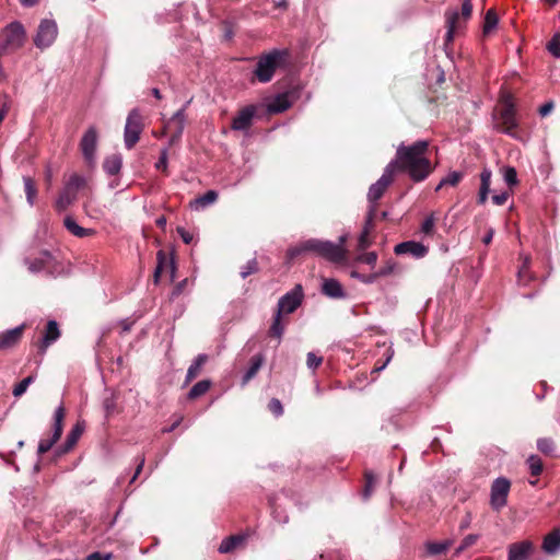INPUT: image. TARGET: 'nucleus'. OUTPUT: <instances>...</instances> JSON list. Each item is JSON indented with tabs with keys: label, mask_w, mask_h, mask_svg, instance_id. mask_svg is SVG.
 <instances>
[{
	"label": "nucleus",
	"mask_w": 560,
	"mask_h": 560,
	"mask_svg": "<svg viewBox=\"0 0 560 560\" xmlns=\"http://www.w3.org/2000/svg\"><path fill=\"white\" fill-rule=\"evenodd\" d=\"M429 142L419 140L410 145L400 143L396 156L389 163L395 164V172L402 171L416 183L423 182L433 172V166L427 158Z\"/></svg>",
	"instance_id": "1"
},
{
	"label": "nucleus",
	"mask_w": 560,
	"mask_h": 560,
	"mask_svg": "<svg viewBox=\"0 0 560 560\" xmlns=\"http://www.w3.org/2000/svg\"><path fill=\"white\" fill-rule=\"evenodd\" d=\"M347 238L346 234L340 235L337 243L319 238H308L306 248H310V253L318 257L338 264L346 259L347 250L345 244Z\"/></svg>",
	"instance_id": "2"
},
{
	"label": "nucleus",
	"mask_w": 560,
	"mask_h": 560,
	"mask_svg": "<svg viewBox=\"0 0 560 560\" xmlns=\"http://www.w3.org/2000/svg\"><path fill=\"white\" fill-rule=\"evenodd\" d=\"M394 174H395V164L388 163L387 166L385 167L382 176L378 178V180L370 186L369 191H368V201H369L368 224L373 222L375 213H376L377 201L383 197L386 189L393 183Z\"/></svg>",
	"instance_id": "3"
},
{
	"label": "nucleus",
	"mask_w": 560,
	"mask_h": 560,
	"mask_svg": "<svg viewBox=\"0 0 560 560\" xmlns=\"http://www.w3.org/2000/svg\"><path fill=\"white\" fill-rule=\"evenodd\" d=\"M287 57L288 51L284 49H273L270 52L260 56L254 71L258 81L261 83L271 81L275 71L282 66Z\"/></svg>",
	"instance_id": "4"
},
{
	"label": "nucleus",
	"mask_w": 560,
	"mask_h": 560,
	"mask_svg": "<svg viewBox=\"0 0 560 560\" xmlns=\"http://www.w3.org/2000/svg\"><path fill=\"white\" fill-rule=\"evenodd\" d=\"M25 30L20 22L10 23L0 34V54L13 52L25 43Z\"/></svg>",
	"instance_id": "5"
},
{
	"label": "nucleus",
	"mask_w": 560,
	"mask_h": 560,
	"mask_svg": "<svg viewBox=\"0 0 560 560\" xmlns=\"http://www.w3.org/2000/svg\"><path fill=\"white\" fill-rule=\"evenodd\" d=\"M501 126L499 127V131L504 135L510 136L511 138L517 141H526L527 138L517 130L518 122L515 117V108L512 103L505 105L500 114Z\"/></svg>",
	"instance_id": "6"
},
{
	"label": "nucleus",
	"mask_w": 560,
	"mask_h": 560,
	"mask_svg": "<svg viewBox=\"0 0 560 560\" xmlns=\"http://www.w3.org/2000/svg\"><path fill=\"white\" fill-rule=\"evenodd\" d=\"M511 482L505 477H498L493 480L490 489V505L494 511H500L508 503V495Z\"/></svg>",
	"instance_id": "7"
},
{
	"label": "nucleus",
	"mask_w": 560,
	"mask_h": 560,
	"mask_svg": "<svg viewBox=\"0 0 560 560\" xmlns=\"http://www.w3.org/2000/svg\"><path fill=\"white\" fill-rule=\"evenodd\" d=\"M66 417V409L62 405H60L54 415V429L52 435L48 440H42L38 444L37 452L39 455L47 453L60 439L63 430V420Z\"/></svg>",
	"instance_id": "8"
},
{
	"label": "nucleus",
	"mask_w": 560,
	"mask_h": 560,
	"mask_svg": "<svg viewBox=\"0 0 560 560\" xmlns=\"http://www.w3.org/2000/svg\"><path fill=\"white\" fill-rule=\"evenodd\" d=\"M57 35L58 27L56 22L48 19L42 20L34 37V44L37 48H47L55 42Z\"/></svg>",
	"instance_id": "9"
},
{
	"label": "nucleus",
	"mask_w": 560,
	"mask_h": 560,
	"mask_svg": "<svg viewBox=\"0 0 560 560\" xmlns=\"http://www.w3.org/2000/svg\"><path fill=\"white\" fill-rule=\"evenodd\" d=\"M303 298V288L301 284H296L291 291L279 299L277 313L281 315L293 313L302 304Z\"/></svg>",
	"instance_id": "10"
},
{
	"label": "nucleus",
	"mask_w": 560,
	"mask_h": 560,
	"mask_svg": "<svg viewBox=\"0 0 560 560\" xmlns=\"http://www.w3.org/2000/svg\"><path fill=\"white\" fill-rule=\"evenodd\" d=\"M97 130L94 126H91L82 136L80 141V150L84 158V161L89 166H93L95 163V153L97 149Z\"/></svg>",
	"instance_id": "11"
},
{
	"label": "nucleus",
	"mask_w": 560,
	"mask_h": 560,
	"mask_svg": "<svg viewBox=\"0 0 560 560\" xmlns=\"http://www.w3.org/2000/svg\"><path fill=\"white\" fill-rule=\"evenodd\" d=\"M140 139V113L132 109L125 126V144L128 149L135 147Z\"/></svg>",
	"instance_id": "12"
},
{
	"label": "nucleus",
	"mask_w": 560,
	"mask_h": 560,
	"mask_svg": "<svg viewBox=\"0 0 560 560\" xmlns=\"http://www.w3.org/2000/svg\"><path fill=\"white\" fill-rule=\"evenodd\" d=\"M60 335L61 332L58 323L54 319L48 320L46 328L43 331L42 338L36 342L38 354L43 357L46 353L48 347L57 341Z\"/></svg>",
	"instance_id": "13"
},
{
	"label": "nucleus",
	"mask_w": 560,
	"mask_h": 560,
	"mask_svg": "<svg viewBox=\"0 0 560 560\" xmlns=\"http://www.w3.org/2000/svg\"><path fill=\"white\" fill-rule=\"evenodd\" d=\"M257 107L248 105L242 108L233 118L231 128L236 131H247L253 124Z\"/></svg>",
	"instance_id": "14"
},
{
	"label": "nucleus",
	"mask_w": 560,
	"mask_h": 560,
	"mask_svg": "<svg viewBox=\"0 0 560 560\" xmlns=\"http://www.w3.org/2000/svg\"><path fill=\"white\" fill-rule=\"evenodd\" d=\"M186 124L185 107L178 109L166 122L165 128L171 136V140L175 141L180 138Z\"/></svg>",
	"instance_id": "15"
},
{
	"label": "nucleus",
	"mask_w": 560,
	"mask_h": 560,
	"mask_svg": "<svg viewBox=\"0 0 560 560\" xmlns=\"http://www.w3.org/2000/svg\"><path fill=\"white\" fill-rule=\"evenodd\" d=\"M394 252L396 255H410L419 259L423 258L428 254V247L415 241H407L397 244Z\"/></svg>",
	"instance_id": "16"
},
{
	"label": "nucleus",
	"mask_w": 560,
	"mask_h": 560,
	"mask_svg": "<svg viewBox=\"0 0 560 560\" xmlns=\"http://www.w3.org/2000/svg\"><path fill=\"white\" fill-rule=\"evenodd\" d=\"M534 550L529 540L511 544L508 549V560H527Z\"/></svg>",
	"instance_id": "17"
},
{
	"label": "nucleus",
	"mask_w": 560,
	"mask_h": 560,
	"mask_svg": "<svg viewBox=\"0 0 560 560\" xmlns=\"http://www.w3.org/2000/svg\"><path fill=\"white\" fill-rule=\"evenodd\" d=\"M26 325L22 324L13 329H9L0 334V351L15 347L24 332Z\"/></svg>",
	"instance_id": "18"
},
{
	"label": "nucleus",
	"mask_w": 560,
	"mask_h": 560,
	"mask_svg": "<svg viewBox=\"0 0 560 560\" xmlns=\"http://www.w3.org/2000/svg\"><path fill=\"white\" fill-rule=\"evenodd\" d=\"M84 431V423L77 422L71 431L67 434L65 443L56 451L58 456L69 453L78 443Z\"/></svg>",
	"instance_id": "19"
},
{
	"label": "nucleus",
	"mask_w": 560,
	"mask_h": 560,
	"mask_svg": "<svg viewBox=\"0 0 560 560\" xmlns=\"http://www.w3.org/2000/svg\"><path fill=\"white\" fill-rule=\"evenodd\" d=\"M322 292L331 299H343L346 296L345 290L341 283L334 279H325L322 284Z\"/></svg>",
	"instance_id": "20"
},
{
	"label": "nucleus",
	"mask_w": 560,
	"mask_h": 560,
	"mask_svg": "<svg viewBox=\"0 0 560 560\" xmlns=\"http://www.w3.org/2000/svg\"><path fill=\"white\" fill-rule=\"evenodd\" d=\"M445 21L447 28L445 34V44H448L453 42L455 32L462 27L458 12L456 10L447 11L445 13Z\"/></svg>",
	"instance_id": "21"
},
{
	"label": "nucleus",
	"mask_w": 560,
	"mask_h": 560,
	"mask_svg": "<svg viewBox=\"0 0 560 560\" xmlns=\"http://www.w3.org/2000/svg\"><path fill=\"white\" fill-rule=\"evenodd\" d=\"M492 172L490 168L485 167L480 173V188L478 194V203L483 205L490 191Z\"/></svg>",
	"instance_id": "22"
},
{
	"label": "nucleus",
	"mask_w": 560,
	"mask_h": 560,
	"mask_svg": "<svg viewBox=\"0 0 560 560\" xmlns=\"http://www.w3.org/2000/svg\"><path fill=\"white\" fill-rule=\"evenodd\" d=\"M542 550L548 555H555L560 550V529L556 528L548 534L542 541Z\"/></svg>",
	"instance_id": "23"
},
{
	"label": "nucleus",
	"mask_w": 560,
	"mask_h": 560,
	"mask_svg": "<svg viewBox=\"0 0 560 560\" xmlns=\"http://www.w3.org/2000/svg\"><path fill=\"white\" fill-rule=\"evenodd\" d=\"M63 224L70 233H72L74 236H78V237L92 236L95 233V231L92 229H85V228L80 226L75 222V220L70 215L65 218Z\"/></svg>",
	"instance_id": "24"
},
{
	"label": "nucleus",
	"mask_w": 560,
	"mask_h": 560,
	"mask_svg": "<svg viewBox=\"0 0 560 560\" xmlns=\"http://www.w3.org/2000/svg\"><path fill=\"white\" fill-rule=\"evenodd\" d=\"M218 199V194L214 190H208L206 194L197 197L190 202V208L194 210L205 209L206 207L214 203Z\"/></svg>",
	"instance_id": "25"
},
{
	"label": "nucleus",
	"mask_w": 560,
	"mask_h": 560,
	"mask_svg": "<svg viewBox=\"0 0 560 560\" xmlns=\"http://www.w3.org/2000/svg\"><path fill=\"white\" fill-rule=\"evenodd\" d=\"M122 159L119 154H112L103 162V168L108 175H117L120 172Z\"/></svg>",
	"instance_id": "26"
},
{
	"label": "nucleus",
	"mask_w": 560,
	"mask_h": 560,
	"mask_svg": "<svg viewBox=\"0 0 560 560\" xmlns=\"http://www.w3.org/2000/svg\"><path fill=\"white\" fill-rule=\"evenodd\" d=\"M452 545H453V540L446 539V540L439 541V542L428 541V542H425L424 547H425L427 553L429 556H439V555L445 553Z\"/></svg>",
	"instance_id": "27"
},
{
	"label": "nucleus",
	"mask_w": 560,
	"mask_h": 560,
	"mask_svg": "<svg viewBox=\"0 0 560 560\" xmlns=\"http://www.w3.org/2000/svg\"><path fill=\"white\" fill-rule=\"evenodd\" d=\"M86 184V180L83 176L79 174H72L69 179L66 182L63 189L71 195H74L77 198V194L80 189H82Z\"/></svg>",
	"instance_id": "28"
},
{
	"label": "nucleus",
	"mask_w": 560,
	"mask_h": 560,
	"mask_svg": "<svg viewBox=\"0 0 560 560\" xmlns=\"http://www.w3.org/2000/svg\"><path fill=\"white\" fill-rule=\"evenodd\" d=\"M207 360H208L207 354H198L196 357V359L194 360V362L190 364V366L187 370V374H186L187 383L191 382L194 378H196L199 375L201 368L207 362Z\"/></svg>",
	"instance_id": "29"
},
{
	"label": "nucleus",
	"mask_w": 560,
	"mask_h": 560,
	"mask_svg": "<svg viewBox=\"0 0 560 560\" xmlns=\"http://www.w3.org/2000/svg\"><path fill=\"white\" fill-rule=\"evenodd\" d=\"M262 362H264V358L260 354L255 355L252 359L250 365L243 376V380H242L243 385L247 384L257 374V372L259 371V369L262 365Z\"/></svg>",
	"instance_id": "30"
},
{
	"label": "nucleus",
	"mask_w": 560,
	"mask_h": 560,
	"mask_svg": "<svg viewBox=\"0 0 560 560\" xmlns=\"http://www.w3.org/2000/svg\"><path fill=\"white\" fill-rule=\"evenodd\" d=\"M164 271H170L171 272V279L174 278V273H175V266L172 261H166V260H163L162 257H161V254H159V261H158V266L154 270V281L155 282H159L162 273Z\"/></svg>",
	"instance_id": "31"
},
{
	"label": "nucleus",
	"mask_w": 560,
	"mask_h": 560,
	"mask_svg": "<svg viewBox=\"0 0 560 560\" xmlns=\"http://www.w3.org/2000/svg\"><path fill=\"white\" fill-rule=\"evenodd\" d=\"M521 258L523 261L517 272V279L520 283L526 285L532 279V276L528 272L530 266V257L527 255H521Z\"/></svg>",
	"instance_id": "32"
},
{
	"label": "nucleus",
	"mask_w": 560,
	"mask_h": 560,
	"mask_svg": "<svg viewBox=\"0 0 560 560\" xmlns=\"http://www.w3.org/2000/svg\"><path fill=\"white\" fill-rule=\"evenodd\" d=\"M291 106L287 94H279L275 97L273 102L269 105V110L272 113H282Z\"/></svg>",
	"instance_id": "33"
},
{
	"label": "nucleus",
	"mask_w": 560,
	"mask_h": 560,
	"mask_svg": "<svg viewBox=\"0 0 560 560\" xmlns=\"http://www.w3.org/2000/svg\"><path fill=\"white\" fill-rule=\"evenodd\" d=\"M244 538L242 536H230L222 540L219 546V552L228 553L234 550L240 544H242Z\"/></svg>",
	"instance_id": "34"
},
{
	"label": "nucleus",
	"mask_w": 560,
	"mask_h": 560,
	"mask_svg": "<svg viewBox=\"0 0 560 560\" xmlns=\"http://www.w3.org/2000/svg\"><path fill=\"white\" fill-rule=\"evenodd\" d=\"M307 247V240L300 242L299 244L291 246L287 250V260L288 262L292 261L296 257L310 253V248Z\"/></svg>",
	"instance_id": "35"
},
{
	"label": "nucleus",
	"mask_w": 560,
	"mask_h": 560,
	"mask_svg": "<svg viewBox=\"0 0 560 560\" xmlns=\"http://www.w3.org/2000/svg\"><path fill=\"white\" fill-rule=\"evenodd\" d=\"M464 177V174L458 171L450 172L444 178L441 179L439 185L436 186L435 190H440L443 186H456L462 178Z\"/></svg>",
	"instance_id": "36"
},
{
	"label": "nucleus",
	"mask_w": 560,
	"mask_h": 560,
	"mask_svg": "<svg viewBox=\"0 0 560 560\" xmlns=\"http://www.w3.org/2000/svg\"><path fill=\"white\" fill-rule=\"evenodd\" d=\"M27 202L33 206L37 196V188L34 179L30 176L23 177Z\"/></svg>",
	"instance_id": "37"
},
{
	"label": "nucleus",
	"mask_w": 560,
	"mask_h": 560,
	"mask_svg": "<svg viewBox=\"0 0 560 560\" xmlns=\"http://www.w3.org/2000/svg\"><path fill=\"white\" fill-rule=\"evenodd\" d=\"M210 386H211L210 381H208V380L199 381L190 388V390L188 393V397L190 399L200 397L209 390Z\"/></svg>",
	"instance_id": "38"
},
{
	"label": "nucleus",
	"mask_w": 560,
	"mask_h": 560,
	"mask_svg": "<svg viewBox=\"0 0 560 560\" xmlns=\"http://www.w3.org/2000/svg\"><path fill=\"white\" fill-rule=\"evenodd\" d=\"M77 198L74 195L62 189L58 199L56 200L55 207L58 211H65Z\"/></svg>",
	"instance_id": "39"
},
{
	"label": "nucleus",
	"mask_w": 560,
	"mask_h": 560,
	"mask_svg": "<svg viewBox=\"0 0 560 560\" xmlns=\"http://www.w3.org/2000/svg\"><path fill=\"white\" fill-rule=\"evenodd\" d=\"M498 16L493 10H488L485 16L483 32L486 34L490 33L498 25Z\"/></svg>",
	"instance_id": "40"
},
{
	"label": "nucleus",
	"mask_w": 560,
	"mask_h": 560,
	"mask_svg": "<svg viewBox=\"0 0 560 560\" xmlns=\"http://www.w3.org/2000/svg\"><path fill=\"white\" fill-rule=\"evenodd\" d=\"M371 228H372V222L370 224H368V218H366L364 228H363V230L359 236V240H358V247L361 250H363L370 246L369 234H370Z\"/></svg>",
	"instance_id": "41"
},
{
	"label": "nucleus",
	"mask_w": 560,
	"mask_h": 560,
	"mask_svg": "<svg viewBox=\"0 0 560 560\" xmlns=\"http://www.w3.org/2000/svg\"><path fill=\"white\" fill-rule=\"evenodd\" d=\"M527 465L533 476H538L542 471V462L537 455H530L527 458Z\"/></svg>",
	"instance_id": "42"
},
{
	"label": "nucleus",
	"mask_w": 560,
	"mask_h": 560,
	"mask_svg": "<svg viewBox=\"0 0 560 560\" xmlns=\"http://www.w3.org/2000/svg\"><path fill=\"white\" fill-rule=\"evenodd\" d=\"M537 448L546 455H551L555 450V443L549 438H540L537 440Z\"/></svg>",
	"instance_id": "43"
},
{
	"label": "nucleus",
	"mask_w": 560,
	"mask_h": 560,
	"mask_svg": "<svg viewBox=\"0 0 560 560\" xmlns=\"http://www.w3.org/2000/svg\"><path fill=\"white\" fill-rule=\"evenodd\" d=\"M34 382V376L33 375H30L27 377H25L24 380H22L19 384H16L13 388V396L14 397H20L22 396L27 387Z\"/></svg>",
	"instance_id": "44"
},
{
	"label": "nucleus",
	"mask_w": 560,
	"mask_h": 560,
	"mask_svg": "<svg viewBox=\"0 0 560 560\" xmlns=\"http://www.w3.org/2000/svg\"><path fill=\"white\" fill-rule=\"evenodd\" d=\"M281 314L276 312L272 325L270 327L271 335L276 336L277 338H281L284 331V324L281 322Z\"/></svg>",
	"instance_id": "45"
},
{
	"label": "nucleus",
	"mask_w": 560,
	"mask_h": 560,
	"mask_svg": "<svg viewBox=\"0 0 560 560\" xmlns=\"http://www.w3.org/2000/svg\"><path fill=\"white\" fill-rule=\"evenodd\" d=\"M547 49L553 57L560 58V33L553 35L547 44Z\"/></svg>",
	"instance_id": "46"
},
{
	"label": "nucleus",
	"mask_w": 560,
	"mask_h": 560,
	"mask_svg": "<svg viewBox=\"0 0 560 560\" xmlns=\"http://www.w3.org/2000/svg\"><path fill=\"white\" fill-rule=\"evenodd\" d=\"M503 178L509 186L517 184V173L514 167L506 166L503 168Z\"/></svg>",
	"instance_id": "47"
},
{
	"label": "nucleus",
	"mask_w": 560,
	"mask_h": 560,
	"mask_svg": "<svg viewBox=\"0 0 560 560\" xmlns=\"http://www.w3.org/2000/svg\"><path fill=\"white\" fill-rule=\"evenodd\" d=\"M478 539V535H475V534H470V535H467L462 544L456 548L455 550V556H459L466 548L470 547L471 545H474Z\"/></svg>",
	"instance_id": "48"
},
{
	"label": "nucleus",
	"mask_w": 560,
	"mask_h": 560,
	"mask_svg": "<svg viewBox=\"0 0 560 560\" xmlns=\"http://www.w3.org/2000/svg\"><path fill=\"white\" fill-rule=\"evenodd\" d=\"M257 270H258V264H257V260L254 258V259L248 260L247 264L242 267L240 275L243 279H245L248 276H250L252 273H255Z\"/></svg>",
	"instance_id": "49"
},
{
	"label": "nucleus",
	"mask_w": 560,
	"mask_h": 560,
	"mask_svg": "<svg viewBox=\"0 0 560 560\" xmlns=\"http://www.w3.org/2000/svg\"><path fill=\"white\" fill-rule=\"evenodd\" d=\"M435 228V218L433 214L427 217L421 224V232L425 235H432Z\"/></svg>",
	"instance_id": "50"
},
{
	"label": "nucleus",
	"mask_w": 560,
	"mask_h": 560,
	"mask_svg": "<svg viewBox=\"0 0 560 560\" xmlns=\"http://www.w3.org/2000/svg\"><path fill=\"white\" fill-rule=\"evenodd\" d=\"M323 362V358L315 354L314 352H308L306 358L307 368L311 370H316Z\"/></svg>",
	"instance_id": "51"
},
{
	"label": "nucleus",
	"mask_w": 560,
	"mask_h": 560,
	"mask_svg": "<svg viewBox=\"0 0 560 560\" xmlns=\"http://www.w3.org/2000/svg\"><path fill=\"white\" fill-rule=\"evenodd\" d=\"M351 277L359 279L361 282L368 283V284L373 283L377 280V275H375L374 272L365 276V275L359 273L358 271H352Z\"/></svg>",
	"instance_id": "52"
},
{
	"label": "nucleus",
	"mask_w": 560,
	"mask_h": 560,
	"mask_svg": "<svg viewBox=\"0 0 560 560\" xmlns=\"http://www.w3.org/2000/svg\"><path fill=\"white\" fill-rule=\"evenodd\" d=\"M269 410L276 416L280 417L283 413V407L279 399L272 398L268 405Z\"/></svg>",
	"instance_id": "53"
},
{
	"label": "nucleus",
	"mask_w": 560,
	"mask_h": 560,
	"mask_svg": "<svg viewBox=\"0 0 560 560\" xmlns=\"http://www.w3.org/2000/svg\"><path fill=\"white\" fill-rule=\"evenodd\" d=\"M365 479H366V483H365V488L363 490V497L364 499H369L372 491H373V486H374V476L372 472H366L365 474Z\"/></svg>",
	"instance_id": "54"
},
{
	"label": "nucleus",
	"mask_w": 560,
	"mask_h": 560,
	"mask_svg": "<svg viewBox=\"0 0 560 560\" xmlns=\"http://www.w3.org/2000/svg\"><path fill=\"white\" fill-rule=\"evenodd\" d=\"M358 260L373 267L376 264L377 255L375 252H370V253L360 255L358 257Z\"/></svg>",
	"instance_id": "55"
},
{
	"label": "nucleus",
	"mask_w": 560,
	"mask_h": 560,
	"mask_svg": "<svg viewBox=\"0 0 560 560\" xmlns=\"http://www.w3.org/2000/svg\"><path fill=\"white\" fill-rule=\"evenodd\" d=\"M166 167H167V149H163L161 151L159 161L155 163V168L158 171L164 172V171H166Z\"/></svg>",
	"instance_id": "56"
},
{
	"label": "nucleus",
	"mask_w": 560,
	"mask_h": 560,
	"mask_svg": "<svg viewBox=\"0 0 560 560\" xmlns=\"http://www.w3.org/2000/svg\"><path fill=\"white\" fill-rule=\"evenodd\" d=\"M177 233L185 244H190L194 240V234L183 226L177 228Z\"/></svg>",
	"instance_id": "57"
},
{
	"label": "nucleus",
	"mask_w": 560,
	"mask_h": 560,
	"mask_svg": "<svg viewBox=\"0 0 560 560\" xmlns=\"http://www.w3.org/2000/svg\"><path fill=\"white\" fill-rule=\"evenodd\" d=\"M395 265L392 261H388L384 267L380 268L375 275H377V279L380 277H385L390 275L394 271Z\"/></svg>",
	"instance_id": "58"
},
{
	"label": "nucleus",
	"mask_w": 560,
	"mask_h": 560,
	"mask_svg": "<svg viewBox=\"0 0 560 560\" xmlns=\"http://www.w3.org/2000/svg\"><path fill=\"white\" fill-rule=\"evenodd\" d=\"M393 355H394V350L392 348H388L386 350V359L385 361L382 363V364H378L374 368L373 372H381L383 371L387 364L390 362V360L393 359Z\"/></svg>",
	"instance_id": "59"
},
{
	"label": "nucleus",
	"mask_w": 560,
	"mask_h": 560,
	"mask_svg": "<svg viewBox=\"0 0 560 560\" xmlns=\"http://www.w3.org/2000/svg\"><path fill=\"white\" fill-rule=\"evenodd\" d=\"M472 12L471 0H464L462 4V15L465 20L469 19Z\"/></svg>",
	"instance_id": "60"
},
{
	"label": "nucleus",
	"mask_w": 560,
	"mask_h": 560,
	"mask_svg": "<svg viewBox=\"0 0 560 560\" xmlns=\"http://www.w3.org/2000/svg\"><path fill=\"white\" fill-rule=\"evenodd\" d=\"M112 555L110 553H101L98 551H95L91 555H89L85 560H110Z\"/></svg>",
	"instance_id": "61"
},
{
	"label": "nucleus",
	"mask_w": 560,
	"mask_h": 560,
	"mask_svg": "<svg viewBox=\"0 0 560 560\" xmlns=\"http://www.w3.org/2000/svg\"><path fill=\"white\" fill-rule=\"evenodd\" d=\"M508 198H509L508 192H500V194H495L492 196V201L497 206H502L506 202Z\"/></svg>",
	"instance_id": "62"
},
{
	"label": "nucleus",
	"mask_w": 560,
	"mask_h": 560,
	"mask_svg": "<svg viewBox=\"0 0 560 560\" xmlns=\"http://www.w3.org/2000/svg\"><path fill=\"white\" fill-rule=\"evenodd\" d=\"M188 283V280L187 279H184L182 280L180 282H178L175 288L173 289V292H172V298H176L178 295H180L185 289V285Z\"/></svg>",
	"instance_id": "63"
},
{
	"label": "nucleus",
	"mask_w": 560,
	"mask_h": 560,
	"mask_svg": "<svg viewBox=\"0 0 560 560\" xmlns=\"http://www.w3.org/2000/svg\"><path fill=\"white\" fill-rule=\"evenodd\" d=\"M552 109H553V103L547 102L542 106H540L539 114H540V116L545 117L548 114H550Z\"/></svg>",
	"instance_id": "64"
}]
</instances>
